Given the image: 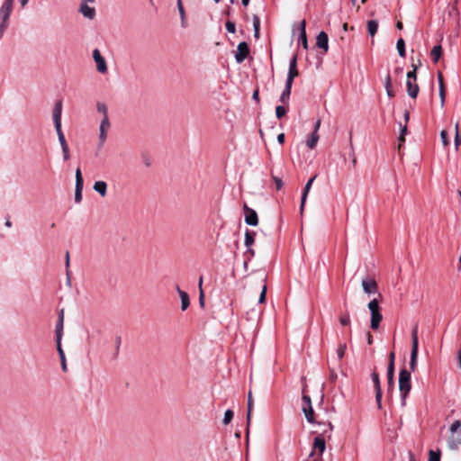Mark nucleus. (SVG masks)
<instances>
[{
    "instance_id": "nucleus-1",
    "label": "nucleus",
    "mask_w": 461,
    "mask_h": 461,
    "mask_svg": "<svg viewBox=\"0 0 461 461\" xmlns=\"http://www.w3.org/2000/svg\"><path fill=\"white\" fill-rule=\"evenodd\" d=\"M411 372L402 369L399 374V390L401 393L402 405L406 403V398L411 391Z\"/></svg>"
},
{
    "instance_id": "nucleus-2",
    "label": "nucleus",
    "mask_w": 461,
    "mask_h": 461,
    "mask_svg": "<svg viewBox=\"0 0 461 461\" xmlns=\"http://www.w3.org/2000/svg\"><path fill=\"white\" fill-rule=\"evenodd\" d=\"M367 307L371 314L370 328L374 330H378L380 322L383 320L378 300L376 298L372 299L368 303Z\"/></svg>"
},
{
    "instance_id": "nucleus-3",
    "label": "nucleus",
    "mask_w": 461,
    "mask_h": 461,
    "mask_svg": "<svg viewBox=\"0 0 461 461\" xmlns=\"http://www.w3.org/2000/svg\"><path fill=\"white\" fill-rule=\"evenodd\" d=\"M75 177H76L75 202L77 203H79L82 201V192H83V186H84V180H83L82 172H81L80 167H77L76 169Z\"/></svg>"
},
{
    "instance_id": "nucleus-4",
    "label": "nucleus",
    "mask_w": 461,
    "mask_h": 461,
    "mask_svg": "<svg viewBox=\"0 0 461 461\" xmlns=\"http://www.w3.org/2000/svg\"><path fill=\"white\" fill-rule=\"evenodd\" d=\"M14 5L3 2L0 6V23L9 26Z\"/></svg>"
},
{
    "instance_id": "nucleus-5",
    "label": "nucleus",
    "mask_w": 461,
    "mask_h": 461,
    "mask_svg": "<svg viewBox=\"0 0 461 461\" xmlns=\"http://www.w3.org/2000/svg\"><path fill=\"white\" fill-rule=\"evenodd\" d=\"M361 285L365 294L368 295L378 294L380 295L378 293V286L375 279L370 277L364 278L361 282Z\"/></svg>"
},
{
    "instance_id": "nucleus-6",
    "label": "nucleus",
    "mask_w": 461,
    "mask_h": 461,
    "mask_svg": "<svg viewBox=\"0 0 461 461\" xmlns=\"http://www.w3.org/2000/svg\"><path fill=\"white\" fill-rule=\"evenodd\" d=\"M93 59L95 62L97 71L101 74H105L108 70L107 64L98 49L93 50Z\"/></svg>"
},
{
    "instance_id": "nucleus-7",
    "label": "nucleus",
    "mask_w": 461,
    "mask_h": 461,
    "mask_svg": "<svg viewBox=\"0 0 461 461\" xmlns=\"http://www.w3.org/2000/svg\"><path fill=\"white\" fill-rule=\"evenodd\" d=\"M249 54V48L247 42H240L235 52V60L237 63H242Z\"/></svg>"
},
{
    "instance_id": "nucleus-8",
    "label": "nucleus",
    "mask_w": 461,
    "mask_h": 461,
    "mask_svg": "<svg viewBox=\"0 0 461 461\" xmlns=\"http://www.w3.org/2000/svg\"><path fill=\"white\" fill-rule=\"evenodd\" d=\"M56 132L58 135L59 142L61 149H62L63 159H64V161H68L70 158V153H69L68 144L66 140L63 131H62V129H58V130H56Z\"/></svg>"
},
{
    "instance_id": "nucleus-9",
    "label": "nucleus",
    "mask_w": 461,
    "mask_h": 461,
    "mask_svg": "<svg viewBox=\"0 0 461 461\" xmlns=\"http://www.w3.org/2000/svg\"><path fill=\"white\" fill-rule=\"evenodd\" d=\"M61 115H62V102L57 101L53 111H52V119L55 130L62 129L61 125Z\"/></svg>"
},
{
    "instance_id": "nucleus-10",
    "label": "nucleus",
    "mask_w": 461,
    "mask_h": 461,
    "mask_svg": "<svg viewBox=\"0 0 461 461\" xmlns=\"http://www.w3.org/2000/svg\"><path fill=\"white\" fill-rule=\"evenodd\" d=\"M111 128L109 119H102L99 127V147H103L107 139V132Z\"/></svg>"
},
{
    "instance_id": "nucleus-11",
    "label": "nucleus",
    "mask_w": 461,
    "mask_h": 461,
    "mask_svg": "<svg viewBox=\"0 0 461 461\" xmlns=\"http://www.w3.org/2000/svg\"><path fill=\"white\" fill-rule=\"evenodd\" d=\"M447 447L453 451L459 449L461 447V430L458 433L450 432L447 438Z\"/></svg>"
},
{
    "instance_id": "nucleus-12",
    "label": "nucleus",
    "mask_w": 461,
    "mask_h": 461,
    "mask_svg": "<svg viewBox=\"0 0 461 461\" xmlns=\"http://www.w3.org/2000/svg\"><path fill=\"white\" fill-rule=\"evenodd\" d=\"M245 211V222L250 226H257L258 223V218L256 211L248 207L247 204L244 205Z\"/></svg>"
},
{
    "instance_id": "nucleus-13",
    "label": "nucleus",
    "mask_w": 461,
    "mask_h": 461,
    "mask_svg": "<svg viewBox=\"0 0 461 461\" xmlns=\"http://www.w3.org/2000/svg\"><path fill=\"white\" fill-rule=\"evenodd\" d=\"M316 178V176H312V178H310L304 188H303V194H302V199H301V206H300V212L303 213V209H304V205H305V203H306V199H307V196H308V194L311 190V187L312 185V183L314 182Z\"/></svg>"
},
{
    "instance_id": "nucleus-14",
    "label": "nucleus",
    "mask_w": 461,
    "mask_h": 461,
    "mask_svg": "<svg viewBox=\"0 0 461 461\" xmlns=\"http://www.w3.org/2000/svg\"><path fill=\"white\" fill-rule=\"evenodd\" d=\"M316 45L318 48L323 50L325 52L329 49V38L328 34L324 32H321L316 38Z\"/></svg>"
},
{
    "instance_id": "nucleus-15",
    "label": "nucleus",
    "mask_w": 461,
    "mask_h": 461,
    "mask_svg": "<svg viewBox=\"0 0 461 461\" xmlns=\"http://www.w3.org/2000/svg\"><path fill=\"white\" fill-rule=\"evenodd\" d=\"M79 12L82 15L89 20H93L95 16V9L91 7L86 3H81Z\"/></svg>"
},
{
    "instance_id": "nucleus-16",
    "label": "nucleus",
    "mask_w": 461,
    "mask_h": 461,
    "mask_svg": "<svg viewBox=\"0 0 461 461\" xmlns=\"http://www.w3.org/2000/svg\"><path fill=\"white\" fill-rule=\"evenodd\" d=\"M253 409V399L251 391L248 393V411H247V425L249 427L250 420H251V411ZM249 429L247 428L246 437H247V444L249 443Z\"/></svg>"
},
{
    "instance_id": "nucleus-17",
    "label": "nucleus",
    "mask_w": 461,
    "mask_h": 461,
    "mask_svg": "<svg viewBox=\"0 0 461 461\" xmlns=\"http://www.w3.org/2000/svg\"><path fill=\"white\" fill-rule=\"evenodd\" d=\"M407 92L410 97L416 98L419 94V86L416 81L407 80L406 81Z\"/></svg>"
},
{
    "instance_id": "nucleus-18",
    "label": "nucleus",
    "mask_w": 461,
    "mask_h": 461,
    "mask_svg": "<svg viewBox=\"0 0 461 461\" xmlns=\"http://www.w3.org/2000/svg\"><path fill=\"white\" fill-rule=\"evenodd\" d=\"M63 321H64V314L63 311L59 315V321L56 325V342H61L62 335H63Z\"/></svg>"
},
{
    "instance_id": "nucleus-19",
    "label": "nucleus",
    "mask_w": 461,
    "mask_h": 461,
    "mask_svg": "<svg viewBox=\"0 0 461 461\" xmlns=\"http://www.w3.org/2000/svg\"><path fill=\"white\" fill-rule=\"evenodd\" d=\"M176 291L181 299V309L182 311H185L190 304L189 295L185 291L181 290L178 286H176Z\"/></svg>"
},
{
    "instance_id": "nucleus-20",
    "label": "nucleus",
    "mask_w": 461,
    "mask_h": 461,
    "mask_svg": "<svg viewBox=\"0 0 461 461\" xmlns=\"http://www.w3.org/2000/svg\"><path fill=\"white\" fill-rule=\"evenodd\" d=\"M94 190L97 192L101 196L106 195L107 185L104 181H96L93 186Z\"/></svg>"
},
{
    "instance_id": "nucleus-21",
    "label": "nucleus",
    "mask_w": 461,
    "mask_h": 461,
    "mask_svg": "<svg viewBox=\"0 0 461 461\" xmlns=\"http://www.w3.org/2000/svg\"><path fill=\"white\" fill-rule=\"evenodd\" d=\"M313 448L319 450L321 454L325 451L326 444L325 440L321 436H317L313 441Z\"/></svg>"
},
{
    "instance_id": "nucleus-22",
    "label": "nucleus",
    "mask_w": 461,
    "mask_h": 461,
    "mask_svg": "<svg viewBox=\"0 0 461 461\" xmlns=\"http://www.w3.org/2000/svg\"><path fill=\"white\" fill-rule=\"evenodd\" d=\"M57 351H58L59 358H60L61 368L65 372V371H67V361H66L65 353L61 347V342H59V341H57Z\"/></svg>"
},
{
    "instance_id": "nucleus-23",
    "label": "nucleus",
    "mask_w": 461,
    "mask_h": 461,
    "mask_svg": "<svg viewBox=\"0 0 461 461\" xmlns=\"http://www.w3.org/2000/svg\"><path fill=\"white\" fill-rule=\"evenodd\" d=\"M291 89H292V85H286L285 86V88L280 95V102L283 103V104H287L288 101H289V98H290V95H291Z\"/></svg>"
},
{
    "instance_id": "nucleus-24",
    "label": "nucleus",
    "mask_w": 461,
    "mask_h": 461,
    "mask_svg": "<svg viewBox=\"0 0 461 461\" xmlns=\"http://www.w3.org/2000/svg\"><path fill=\"white\" fill-rule=\"evenodd\" d=\"M303 413L305 415V418L308 420V422L313 423V421H314V419H313L314 411H313L312 406V405L303 406Z\"/></svg>"
},
{
    "instance_id": "nucleus-25",
    "label": "nucleus",
    "mask_w": 461,
    "mask_h": 461,
    "mask_svg": "<svg viewBox=\"0 0 461 461\" xmlns=\"http://www.w3.org/2000/svg\"><path fill=\"white\" fill-rule=\"evenodd\" d=\"M418 350H419V348H411V359H410V369L412 372L415 370L416 366H417Z\"/></svg>"
},
{
    "instance_id": "nucleus-26",
    "label": "nucleus",
    "mask_w": 461,
    "mask_h": 461,
    "mask_svg": "<svg viewBox=\"0 0 461 461\" xmlns=\"http://www.w3.org/2000/svg\"><path fill=\"white\" fill-rule=\"evenodd\" d=\"M319 140V134L317 132H312L310 138L306 141V145L309 149H312L316 147Z\"/></svg>"
},
{
    "instance_id": "nucleus-27",
    "label": "nucleus",
    "mask_w": 461,
    "mask_h": 461,
    "mask_svg": "<svg viewBox=\"0 0 461 461\" xmlns=\"http://www.w3.org/2000/svg\"><path fill=\"white\" fill-rule=\"evenodd\" d=\"M378 29V23L375 20H371L367 22V31L368 34L371 37H374L375 33L377 32Z\"/></svg>"
},
{
    "instance_id": "nucleus-28",
    "label": "nucleus",
    "mask_w": 461,
    "mask_h": 461,
    "mask_svg": "<svg viewBox=\"0 0 461 461\" xmlns=\"http://www.w3.org/2000/svg\"><path fill=\"white\" fill-rule=\"evenodd\" d=\"M256 233L254 231L247 230L245 232V246L249 248L252 246L255 240Z\"/></svg>"
},
{
    "instance_id": "nucleus-29",
    "label": "nucleus",
    "mask_w": 461,
    "mask_h": 461,
    "mask_svg": "<svg viewBox=\"0 0 461 461\" xmlns=\"http://www.w3.org/2000/svg\"><path fill=\"white\" fill-rule=\"evenodd\" d=\"M411 348H419L418 326L415 325L411 330Z\"/></svg>"
},
{
    "instance_id": "nucleus-30",
    "label": "nucleus",
    "mask_w": 461,
    "mask_h": 461,
    "mask_svg": "<svg viewBox=\"0 0 461 461\" xmlns=\"http://www.w3.org/2000/svg\"><path fill=\"white\" fill-rule=\"evenodd\" d=\"M442 54V48L440 45H436L433 47L431 50V57L435 63H437L441 57Z\"/></svg>"
},
{
    "instance_id": "nucleus-31",
    "label": "nucleus",
    "mask_w": 461,
    "mask_h": 461,
    "mask_svg": "<svg viewBox=\"0 0 461 461\" xmlns=\"http://www.w3.org/2000/svg\"><path fill=\"white\" fill-rule=\"evenodd\" d=\"M384 86H385V90H386L387 95L389 97H393L394 96V92L392 89V81H391L390 75H387L385 77Z\"/></svg>"
},
{
    "instance_id": "nucleus-32",
    "label": "nucleus",
    "mask_w": 461,
    "mask_h": 461,
    "mask_svg": "<svg viewBox=\"0 0 461 461\" xmlns=\"http://www.w3.org/2000/svg\"><path fill=\"white\" fill-rule=\"evenodd\" d=\"M396 48L399 53V56L402 58H404L406 56L405 51V42L403 39L400 38L396 42Z\"/></svg>"
},
{
    "instance_id": "nucleus-33",
    "label": "nucleus",
    "mask_w": 461,
    "mask_h": 461,
    "mask_svg": "<svg viewBox=\"0 0 461 461\" xmlns=\"http://www.w3.org/2000/svg\"><path fill=\"white\" fill-rule=\"evenodd\" d=\"M96 110L98 113L103 114V119H109L108 108L104 103L98 102L96 104Z\"/></svg>"
},
{
    "instance_id": "nucleus-34",
    "label": "nucleus",
    "mask_w": 461,
    "mask_h": 461,
    "mask_svg": "<svg viewBox=\"0 0 461 461\" xmlns=\"http://www.w3.org/2000/svg\"><path fill=\"white\" fill-rule=\"evenodd\" d=\"M297 76H298L297 68H289L285 84L293 86V81H294V77H296Z\"/></svg>"
},
{
    "instance_id": "nucleus-35",
    "label": "nucleus",
    "mask_w": 461,
    "mask_h": 461,
    "mask_svg": "<svg viewBox=\"0 0 461 461\" xmlns=\"http://www.w3.org/2000/svg\"><path fill=\"white\" fill-rule=\"evenodd\" d=\"M440 450L434 451L429 450V461H440Z\"/></svg>"
},
{
    "instance_id": "nucleus-36",
    "label": "nucleus",
    "mask_w": 461,
    "mask_h": 461,
    "mask_svg": "<svg viewBox=\"0 0 461 461\" xmlns=\"http://www.w3.org/2000/svg\"><path fill=\"white\" fill-rule=\"evenodd\" d=\"M461 430V420H455L449 427V432L458 433Z\"/></svg>"
},
{
    "instance_id": "nucleus-37",
    "label": "nucleus",
    "mask_w": 461,
    "mask_h": 461,
    "mask_svg": "<svg viewBox=\"0 0 461 461\" xmlns=\"http://www.w3.org/2000/svg\"><path fill=\"white\" fill-rule=\"evenodd\" d=\"M371 379L374 383L375 390L381 389L379 375L376 372L371 374Z\"/></svg>"
},
{
    "instance_id": "nucleus-38",
    "label": "nucleus",
    "mask_w": 461,
    "mask_h": 461,
    "mask_svg": "<svg viewBox=\"0 0 461 461\" xmlns=\"http://www.w3.org/2000/svg\"><path fill=\"white\" fill-rule=\"evenodd\" d=\"M350 322L351 321L348 312H346L339 317V323L342 326H348L350 324Z\"/></svg>"
},
{
    "instance_id": "nucleus-39",
    "label": "nucleus",
    "mask_w": 461,
    "mask_h": 461,
    "mask_svg": "<svg viewBox=\"0 0 461 461\" xmlns=\"http://www.w3.org/2000/svg\"><path fill=\"white\" fill-rule=\"evenodd\" d=\"M456 136H455V146L457 149L461 145V132L458 131V122L455 125Z\"/></svg>"
},
{
    "instance_id": "nucleus-40",
    "label": "nucleus",
    "mask_w": 461,
    "mask_h": 461,
    "mask_svg": "<svg viewBox=\"0 0 461 461\" xmlns=\"http://www.w3.org/2000/svg\"><path fill=\"white\" fill-rule=\"evenodd\" d=\"M233 416H234V413L231 410H227L224 413V417H223V423L225 425L229 424L231 420L233 419Z\"/></svg>"
},
{
    "instance_id": "nucleus-41",
    "label": "nucleus",
    "mask_w": 461,
    "mask_h": 461,
    "mask_svg": "<svg viewBox=\"0 0 461 461\" xmlns=\"http://www.w3.org/2000/svg\"><path fill=\"white\" fill-rule=\"evenodd\" d=\"M412 68H413V69L407 73V80L416 81L417 80L416 70L418 68V66L415 64H412Z\"/></svg>"
},
{
    "instance_id": "nucleus-42",
    "label": "nucleus",
    "mask_w": 461,
    "mask_h": 461,
    "mask_svg": "<svg viewBox=\"0 0 461 461\" xmlns=\"http://www.w3.org/2000/svg\"><path fill=\"white\" fill-rule=\"evenodd\" d=\"M440 138L444 147H447L450 143L447 131L443 130L440 132Z\"/></svg>"
},
{
    "instance_id": "nucleus-43",
    "label": "nucleus",
    "mask_w": 461,
    "mask_h": 461,
    "mask_svg": "<svg viewBox=\"0 0 461 461\" xmlns=\"http://www.w3.org/2000/svg\"><path fill=\"white\" fill-rule=\"evenodd\" d=\"M346 349H347L346 344H340L339 346V348L337 349V355H338L339 359H341L344 357Z\"/></svg>"
},
{
    "instance_id": "nucleus-44",
    "label": "nucleus",
    "mask_w": 461,
    "mask_h": 461,
    "mask_svg": "<svg viewBox=\"0 0 461 461\" xmlns=\"http://www.w3.org/2000/svg\"><path fill=\"white\" fill-rule=\"evenodd\" d=\"M286 112L287 110L282 105H278L276 108V115L278 119L282 118L286 113Z\"/></svg>"
},
{
    "instance_id": "nucleus-45",
    "label": "nucleus",
    "mask_w": 461,
    "mask_h": 461,
    "mask_svg": "<svg viewBox=\"0 0 461 461\" xmlns=\"http://www.w3.org/2000/svg\"><path fill=\"white\" fill-rule=\"evenodd\" d=\"M299 41H300L303 48L306 50L308 48V41H307L306 32H303V33H300Z\"/></svg>"
},
{
    "instance_id": "nucleus-46",
    "label": "nucleus",
    "mask_w": 461,
    "mask_h": 461,
    "mask_svg": "<svg viewBox=\"0 0 461 461\" xmlns=\"http://www.w3.org/2000/svg\"><path fill=\"white\" fill-rule=\"evenodd\" d=\"M407 133V126L404 125L402 129H401V132H400V136L398 138V141H399V148L401 147L402 143L404 142V136L405 134Z\"/></svg>"
},
{
    "instance_id": "nucleus-47",
    "label": "nucleus",
    "mask_w": 461,
    "mask_h": 461,
    "mask_svg": "<svg viewBox=\"0 0 461 461\" xmlns=\"http://www.w3.org/2000/svg\"><path fill=\"white\" fill-rule=\"evenodd\" d=\"M375 401L379 409L382 408V390H375Z\"/></svg>"
},
{
    "instance_id": "nucleus-48",
    "label": "nucleus",
    "mask_w": 461,
    "mask_h": 461,
    "mask_svg": "<svg viewBox=\"0 0 461 461\" xmlns=\"http://www.w3.org/2000/svg\"><path fill=\"white\" fill-rule=\"evenodd\" d=\"M225 27L230 33H234L236 32L235 23L231 21L226 22Z\"/></svg>"
},
{
    "instance_id": "nucleus-49",
    "label": "nucleus",
    "mask_w": 461,
    "mask_h": 461,
    "mask_svg": "<svg viewBox=\"0 0 461 461\" xmlns=\"http://www.w3.org/2000/svg\"><path fill=\"white\" fill-rule=\"evenodd\" d=\"M439 97H440V105H441V107H443L445 105V97H446L445 86H441V87H439Z\"/></svg>"
},
{
    "instance_id": "nucleus-50",
    "label": "nucleus",
    "mask_w": 461,
    "mask_h": 461,
    "mask_svg": "<svg viewBox=\"0 0 461 461\" xmlns=\"http://www.w3.org/2000/svg\"><path fill=\"white\" fill-rule=\"evenodd\" d=\"M393 372H394V366L392 365H388V367H387V376H388V380L389 382H392L393 379Z\"/></svg>"
},
{
    "instance_id": "nucleus-51",
    "label": "nucleus",
    "mask_w": 461,
    "mask_h": 461,
    "mask_svg": "<svg viewBox=\"0 0 461 461\" xmlns=\"http://www.w3.org/2000/svg\"><path fill=\"white\" fill-rule=\"evenodd\" d=\"M266 294H267V285H264L262 287V291L260 293L258 303H263L266 301Z\"/></svg>"
},
{
    "instance_id": "nucleus-52",
    "label": "nucleus",
    "mask_w": 461,
    "mask_h": 461,
    "mask_svg": "<svg viewBox=\"0 0 461 461\" xmlns=\"http://www.w3.org/2000/svg\"><path fill=\"white\" fill-rule=\"evenodd\" d=\"M177 9H178V12H179L180 18L186 17L182 1H179L178 5H177Z\"/></svg>"
},
{
    "instance_id": "nucleus-53",
    "label": "nucleus",
    "mask_w": 461,
    "mask_h": 461,
    "mask_svg": "<svg viewBox=\"0 0 461 461\" xmlns=\"http://www.w3.org/2000/svg\"><path fill=\"white\" fill-rule=\"evenodd\" d=\"M253 28H254V30L260 28V20L258 15L253 16Z\"/></svg>"
},
{
    "instance_id": "nucleus-54",
    "label": "nucleus",
    "mask_w": 461,
    "mask_h": 461,
    "mask_svg": "<svg viewBox=\"0 0 461 461\" xmlns=\"http://www.w3.org/2000/svg\"><path fill=\"white\" fill-rule=\"evenodd\" d=\"M289 68H297V56H294L289 62Z\"/></svg>"
},
{
    "instance_id": "nucleus-55",
    "label": "nucleus",
    "mask_w": 461,
    "mask_h": 461,
    "mask_svg": "<svg viewBox=\"0 0 461 461\" xmlns=\"http://www.w3.org/2000/svg\"><path fill=\"white\" fill-rule=\"evenodd\" d=\"M273 179H274V181L276 183V189L280 190L283 187V185H284L283 181L279 177H277V176H273Z\"/></svg>"
},
{
    "instance_id": "nucleus-56",
    "label": "nucleus",
    "mask_w": 461,
    "mask_h": 461,
    "mask_svg": "<svg viewBox=\"0 0 461 461\" xmlns=\"http://www.w3.org/2000/svg\"><path fill=\"white\" fill-rule=\"evenodd\" d=\"M9 26L0 23V41L3 39L6 30Z\"/></svg>"
},
{
    "instance_id": "nucleus-57",
    "label": "nucleus",
    "mask_w": 461,
    "mask_h": 461,
    "mask_svg": "<svg viewBox=\"0 0 461 461\" xmlns=\"http://www.w3.org/2000/svg\"><path fill=\"white\" fill-rule=\"evenodd\" d=\"M306 22L304 20H303L300 24H299V27H298V30H299V32L300 33H303L306 32Z\"/></svg>"
},
{
    "instance_id": "nucleus-58",
    "label": "nucleus",
    "mask_w": 461,
    "mask_h": 461,
    "mask_svg": "<svg viewBox=\"0 0 461 461\" xmlns=\"http://www.w3.org/2000/svg\"><path fill=\"white\" fill-rule=\"evenodd\" d=\"M303 406L312 405V402H311V398H310V396H308V395H303Z\"/></svg>"
},
{
    "instance_id": "nucleus-59",
    "label": "nucleus",
    "mask_w": 461,
    "mask_h": 461,
    "mask_svg": "<svg viewBox=\"0 0 461 461\" xmlns=\"http://www.w3.org/2000/svg\"><path fill=\"white\" fill-rule=\"evenodd\" d=\"M199 303L202 307L204 306V294L203 290L199 292Z\"/></svg>"
},
{
    "instance_id": "nucleus-60",
    "label": "nucleus",
    "mask_w": 461,
    "mask_h": 461,
    "mask_svg": "<svg viewBox=\"0 0 461 461\" xmlns=\"http://www.w3.org/2000/svg\"><path fill=\"white\" fill-rule=\"evenodd\" d=\"M65 264H66V267H67V275L68 276V267H69V253H68V251L66 252Z\"/></svg>"
},
{
    "instance_id": "nucleus-61",
    "label": "nucleus",
    "mask_w": 461,
    "mask_h": 461,
    "mask_svg": "<svg viewBox=\"0 0 461 461\" xmlns=\"http://www.w3.org/2000/svg\"><path fill=\"white\" fill-rule=\"evenodd\" d=\"M437 77L438 80V86L441 87V86H444L443 75L441 72H438Z\"/></svg>"
},
{
    "instance_id": "nucleus-62",
    "label": "nucleus",
    "mask_w": 461,
    "mask_h": 461,
    "mask_svg": "<svg viewBox=\"0 0 461 461\" xmlns=\"http://www.w3.org/2000/svg\"><path fill=\"white\" fill-rule=\"evenodd\" d=\"M277 141L278 143L280 144H283L285 142V134L284 133H280L278 134L277 136Z\"/></svg>"
},
{
    "instance_id": "nucleus-63",
    "label": "nucleus",
    "mask_w": 461,
    "mask_h": 461,
    "mask_svg": "<svg viewBox=\"0 0 461 461\" xmlns=\"http://www.w3.org/2000/svg\"><path fill=\"white\" fill-rule=\"evenodd\" d=\"M320 127H321V120H317V122H315V125H314L313 132L318 133Z\"/></svg>"
},
{
    "instance_id": "nucleus-64",
    "label": "nucleus",
    "mask_w": 461,
    "mask_h": 461,
    "mask_svg": "<svg viewBox=\"0 0 461 461\" xmlns=\"http://www.w3.org/2000/svg\"><path fill=\"white\" fill-rule=\"evenodd\" d=\"M22 8H25L29 3V0H18Z\"/></svg>"
}]
</instances>
